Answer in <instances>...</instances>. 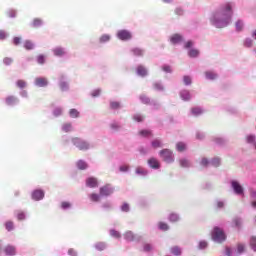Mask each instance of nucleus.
Segmentation results:
<instances>
[{"label":"nucleus","instance_id":"nucleus-23","mask_svg":"<svg viewBox=\"0 0 256 256\" xmlns=\"http://www.w3.org/2000/svg\"><path fill=\"white\" fill-rule=\"evenodd\" d=\"M35 45L33 44V42H31L30 40H26L24 42V48L27 50V51H31L32 49H34Z\"/></svg>","mask_w":256,"mask_h":256},{"label":"nucleus","instance_id":"nucleus-46","mask_svg":"<svg viewBox=\"0 0 256 256\" xmlns=\"http://www.w3.org/2000/svg\"><path fill=\"white\" fill-rule=\"evenodd\" d=\"M120 107H121V104L119 102H115V101L110 102L111 109H119Z\"/></svg>","mask_w":256,"mask_h":256},{"label":"nucleus","instance_id":"nucleus-13","mask_svg":"<svg viewBox=\"0 0 256 256\" xmlns=\"http://www.w3.org/2000/svg\"><path fill=\"white\" fill-rule=\"evenodd\" d=\"M136 73L137 75H139L140 77H147V68H145V66L143 65H139L136 68Z\"/></svg>","mask_w":256,"mask_h":256},{"label":"nucleus","instance_id":"nucleus-4","mask_svg":"<svg viewBox=\"0 0 256 256\" xmlns=\"http://www.w3.org/2000/svg\"><path fill=\"white\" fill-rule=\"evenodd\" d=\"M72 143L80 151H87V149H89V143L85 142V140H82L81 138H73Z\"/></svg>","mask_w":256,"mask_h":256},{"label":"nucleus","instance_id":"nucleus-38","mask_svg":"<svg viewBox=\"0 0 256 256\" xmlns=\"http://www.w3.org/2000/svg\"><path fill=\"white\" fill-rule=\"evenodd\" d=\"M250 247L253 251H256V237L252 236L250 239Z\"/></svg>","mask_w":256,"mask_h":256},{"label":"nucleus","instance_id":"nucleus-55","mask_svg":"<svg viewBox=\"0 0 256 256\" xmlns=\"http://www.w3.org/2000/svg\"><path fill=\"white\" fill-rule=\"evenodd\" d=\"M246 140H247V143H255V136L254 135L247 136Z\"/></svg>","mask_w":256,"mask_h":256},{"label":"nucleus","instance_id":"nucleus-48","mask_svg":"<svg viewBox=\"0 0 256 256\" xmlns=\"http://www.w3.org/2000/svg\"><path fill=\"white\" fill-rule=\"evenodd\" d=\"M244 47H253V40L250 39V38H247V39L244 41Z\"/></svg>","mask_w":256,"mask_h":256},{"label":"nucleus","instance_id":"nucleus-33","mask_svg":"<svg viewBox=\"0 0 256 256\" xmlns=\"http://www.w3.org/2000/svg\"><path fill=\"white\" fill-rule=\"evenodd\" d=\"M158 227L161 231H169V225L164 222H159Z\"/></svg>","mask_w":256,"mask_h":256},{"label":"nucleus","instance_id":"nucleus-10","mask_svg":"<svg viewBox=\"0 0 256 256\" xmlns=\"http://www.w3.org/2000/svg\"><path fill=\"white\" fill-rule=\"evenodd\" d=\"M4 253H5V255L13 256V255H15L17 253V250L15 249V246L7 245L4 248Z\"/></svg>","mask_w":256,"mask_h":256},{"label":"nucleus","instance_id":"nucleus-2","mask_svg":"<svg viewBox=\"0 0 256 256\" xmlns=\"http://www.w3.org/2000/svg\"><path fill=\"white\" fill-rule=\"evenodd\" d=\"M211 235H212L213 241H215L216 243H223V241L227 239L225 232L223 231V229L219 227H214Z\"/></svg>","mask_w":256,"mask_h":256},{"label":"nucleus","instance_id":"nucleus-57","mask_svg":"<svg viewBox=\"0 0 256 256\" xmlns=\"http://www.w3.org/2000/svg\"><path fill=\"white\" fill-rule=\"evenodd\" d=\"M13 44L14 45H21V37H14Z\"/></svg>","mask_w":256,"mask_h":256},{"label":"nucleus","instance_id":"nucleus-17","mask_svg":"<svg viewBox=\"0 0 256 256\" xmlns=\"http://www.w3.org/2000/svg\"><path fill=\"white\" fill-rule=\"evenodd\" d=\"M124 239H126V241H135L136 237H135V234H133L131 231H127L125 234H124Z\"/></svg>","mask_w":256,"mask_h":256},{"label":"nucleus","instance_id":"nucleus-36","mask_svg":"<svg viewBox=\"0 0 256 256\" xmlns=\"http://www.w3.org/2000/svg\"><path fill=\"white\" fill-rule=\"evenodd\" d=\"M139 135H141V137H151V135L153 134L149 130H141L139 132Z\"/></svg>","mask_w":256,"mask_h":256},{"label":"nucleus","instance_id":"nucleus-53","mask_svg":"<svg viewBox=\"0 0 256 256\" xmlns=\"http://www.w3.org/2000/svg\"><path fill=\"white\" fill-rule=\"evenodd\" d=\"M154 89L156 91H163V85L161 83H154Z\"/></svg>","mask_w":256,"mask_h":256},{"label":"nucleus","instance_id":"nucleus-51","mask_svg":"<svg viewBox=\"0 0 256 256\" xmlns=\"http://www.w3.org/2000/svg\"><path fill=\"white\" fill-rule=\"evenodd\" d=\"M62 113H63V109H61V108H55L54 109L55 117H59L60 115H62Z\"/></svg>","mask_w":256,"mask_h":256},{"label":"nucleus","instance_id":"nucleus-30","mask_svg":"<svg viewBox=\"0 0 256 256\" xmlns=\"http://www.w3.org/2000/svg\"><path fill=\"white\" fill-rule=\"evenodd\" d=\"M16 85L19 89H25L27 82L25 80H17Z\"/></svg>","mask_w":256,"mask_h":256},{"label":"nucleus","instance_id":"nucleus-58","mask_svg":"<svg viewBox=\"0 0 256 256\" xmlns=\"http://www.w3.org/2000/svg\"><path fill=\"white\" fill-rule=\"evenodd\" d=\"M61 207H62V209H69V207H71V203H69V202H62L61 203Z\"/></svg>","mask_w":256,"mask_h":256},{"label":"nucleus","instance_id":"nucleus-47","mask_svg":"<svg viewBox=\"0 0 256 256\" xmlns=\"http://www.w3.org/2000/svg\"><path fill=\"white\" fill-rule=\"evenodd\" d=\"M133 119H134V121H137V123H141V121H143L145 119V117H143L140 114H136V115H134Z\"/></svg>","mask_w":256,"mask_h":256},{"label":"nucleus","instance_id":"nucleus-61","mask_svg":"<svg viewBox=\"0 0 256 256\" xmlns=\"http://www.w3.org/2000/svg\"><path fill=\"white\" fill-rule=\"evenodd\" d=\"M162 70L165 71V73H171V66L165 65L162 67Z\"/></svg>","mask_w":256,"mask_h":256},{"label":"nucleus","instance_id":"nucleus-29","mask_svg":"<svg viewBox=\"0 0 256 256\" xmlns=\"http://www.w3.org/2000/svg\"><path fill=\"white\" fill-rule=\"evenodd\" d=\"M41 25H43V20L39 19V18H35L32 22V27H41Z\"/></svg>","mask_w":256,"mask_h":256},{"label":"nucleus","instance_id":"nucleus-52","mask_svg":"<svg viewBox=\"0 0 256 256\" xmlns=\"http://www.w3.org/2000/svg\"><path fill=\"white\" fill-rule=\"evenodd\" d=\"M183 81H184L185 85H191V83H192L191 77H189V76H184Z\"/></svg>","mask_w":256,"mask_h":256},{"label":"nucleus","instance_id":"nucleus-50","mask_svg":"<svg viewBox=\"0 0 256 256\" xmlns=\"http://www.w3.org/2000/svg\"><path fill=\"white\" fill-rule=\"evenodd\" d=\"M211 164L214 166V167H219V165H221V159L219 158H214L211 162Z\"/></svg>","mask_w":256,"mask_h":256},{"label":"nucleus","instance_id":"nucleus-16","mask_svg":"<svg viewBox=\"0 0 256 256\" xmlns=\"http://www.w3.org/2000/svg\"><path fill=\"white\" fill-rule=\"evenodd\" d=\"M53 53L56 57H63V55L65 54V49L57 47L53 50Z\"/></svg>","mask_w":256,"mask_h":256},{"label":"nucleus","instance_id":"nucleus-3","mask_svg":"<svg viewBox=\"0 0 256 256\" xmlns=\"http://www.w3.org/2000/svg\"><path fill=\"white\" fill-rule=\"evenodd\" d=\"M160 157L166 163H173L175 159L173 158V152L169 149H163L159 152Z\"/></svg>","mask_w":256,"mask_h":256},{"label":"nucleus","instance_id":"nucleus-15","mask_svg":"<svg viewBox=\"0 0 256 256\" xmlns=\"http://www.w3.org/2000/svg\"><path fill=\"white\" fill-rule=\"evenodd\" d=\"M180 97L183 101H189L191 99V94L187 90H183L180 92Z\"/></svg>","mask_w":256,"mask_h":256},{"label":"nucleus","instance_id":"nucleus-27","mask_svg":"<svg viewBox=\"0 0 256 256\" xmlns=\"http://www.w3.org/2000/svg\"><path fill=\"white\" fill-rule=\"evenodd\" d=\"M176 148H177V151L182 153V151H185V149H187V145H185V143H183V142H178L176 144Z\"/></svg>","mask_w":256,"mask_h":256},{"label":"nucleus","instance_id":"nucleus-41","mask_svg":"<svg viewBox=\"0 0 256 256\" xmlns=\"http://www.w3.org/2000/svg\"><path fill=\"white\" fill-rule=\"evenodd\" d=\"M110 235L116 239H121V233L117 230H110Z\"/></svg>","mask_w":256,"mask_h":256},{"label":"nucleus","instance_id":"nucleus-21","mask_svg":"<svg viewBox=\"0 0 256 256\" xmlns=\"http://www.w3.org/2000/svg\"><path fill=\"white\" fill-rule=\"evenodd\" d=\"M62 131H64V133H69V132L73 131V125L71 123L63 124Z\"/></svg>","mask_w":256,"mask_h":256},{"label":"nucleus","instance_id":"nucleus-22","mask_svg":"<svg viewBox=\"0 0 256 256\" xmlns=\"http://www.w3.org/2000/svg\"><path fill=\"white\" fill-rule=\"evenodd\" d=\"M89 198L93 203H99V201H101V196H99L97 193L90 194Z\"/></svg>","mask_w":256,"mask_h":256},{"label":"nucleus","instance_id":"nucleus-56","mask_svg":"<svg viewBox=\"0 0 256 256\" xmlns=\"http://www.w3.org/2000/svg\"><path fill=\"white\" fill-rule=\"evenodd\" d=\"M237 251H238V253H243V251H245V245L238 244Z\"/></svg>","mask_w":256,"mask_h":256},{"label":"nucleus","instance_id":"nucleus-54","mask_svg":"<svg viewBox=\"0 0 256 256\" xmlns=\"http://www.w3.org/2000/svg\"><path fill=\"white\" fill-rule=\"evenodd\" d=\"M200 165H202V167H207V165H209V160L207 158H202Z\"/></svg>","mask_w":256,"mask_h":256},{"label":"nucleus","instance_id":"nucleus-8","mask_svg":"<svg viewBox=\"0 0 256 256\" xmlns=\"http://www.w3.org/2000/svg\"><path fill=\"white\" fill-rule=\"evenodd\" d=\"M148 165H149V167H151V169H159L161 167L159 160H157V158H153V157L148 159Z\"/></svg>","mask_w":256,"mask_h":256},{"label":"nucleus","instance_id":"nucleus-18","mask_svg":"<svg viewBox=\"0 0 256 256\" xmlns=\"http://www.w3.org/2000/svg\"><path fill=\"white\" fill-rule=\"evenodd\" d=\"M151 146L153 147V149H159L163 147V142H161V140L159 139H155L151 142Z\"/></svg>","mask_w":256,"mask_h":256},{"label":"nucleus","instance_id":"nucleus-49","mask_svg":"<svg viewBox=\"0 0 256 256\" xmlns=\"http://www.w3.org/2000/svg\"><path fill=\"white\" fill-rule=\"evenodd\" d=\"M136 173H137V175H147V171H145V169H143L141 167L136 168Z\"/></svg>","mask_w":256,"mask_h":256},{"label":"nucleus","instance_id":"nucleus-60","mask_svg":"<svg viewBox=\"0 0 256 256\" xmlns=\"http://www.w3.org/2000/svg\"><path fill=\"white\" fill-rule=\"evenodd\" d=\"M68 255H70V256H77V251H75V249H73V248H70L68 250Z\"/></svg>","mask_w":256,"mask_h":256},{"label":"nucleus","instance_id":"nucleus-34","mask_svg":"<svg viewBox=\"0 0 256 256\" xmlns=\"http://www.w3.org/2000/svg\"><path fill=\"white\" fill-rule=\"evenodd\" d=\"M169 221H171V223H177V221H179V215L175 213L170 214Z\"/></svg>","mask_w":256,"mask_h":256},{"label":"nucleus","instance_id":"nucleus-42","mask_svg":"<svg viewBox=\"0 0 256 256\" xmlns=\"http://www.w3.org/2000/svg\"><path fill=\"white\" fill-rule=\"evenodd\" d=\"M5 227H6L7 231H13V229H14L13 221H7L5 223Z\"/></svg>","mask_w":256,"mask_h":256},{"label":"nucleus","instance_id":"nucleus-44","mask_svg":"<svg viewBox=\"0 0 256 256\" xmlns=\"http://www.w3.org/2000/svg\"><path fill=\"white\" fill-rule=\"evenodd\" d=\"M143 251H145L146 253H149L150 251H153V246L149 243H146L143 246Z\"/></svg>","mask_w":256,"mask_h":256},{"label":"nucleus","instance_id":"nucleus-5","mask_svg":"<svg viewBox=\"0 0 256 256\" xmlns=\"http://www.w3.org/2000/svg\"><path fill=\"white\" fill-rule=\"evenodd\" d=\"M117 37L121 41H129V39H131L133 35H131V32H129L128 30H120L117 33Z\"/></svg>","mask_w":256,"mask_h":256},{"label":"nucleus","instance_id":"nucleus-64","mask_svg":"<svg viewBox=\"0 0 256 256\" xmlns=\"http://www.w3.org/2000/svg\"><path fill=\"white\" fill-rule=\"evenodd\" d=\"M206 247H207V242L201 241V242L199 243V248H200V249H206Z\"/></svg>","mask_w":256,"mask_h":256},{"label":"nucleus","instance_id":"nucleus-37","mask_svg":"<svg viewBox=\"0 0 256 256\" xmlns=\"http://www.w3.org/2000/svg\"><path fill=\"white\" fill-rule=\"evenodd\" d=\"M111 40V36L104 34L100 37V43H107Z\"/></svg>","mask_w":256,"mask_h":256},{"label":"nucleus","instance_id":"nucleus-40","mask_svg":"<svg viewBox=\"0 0 256 256\" xmlns=\"http://www.w3.org/2000/svg\"><path fill=\"white\" fill-rule=\"evenodd\" d=\"M189 57H198L199 56V50L197 49H191L188 52Z\"/></svg>","mask_w":256,"mask_h":256},{"label":"nucleus","instance_id":"nucleus-11","mask_svg":"<svg viewBox=\"0 0 256 256\" xmlns=\"http://www.w3.org/2000/svg\"><path fill=\"white\" fill-rule=\"evenodd\" d=\"M232 187H233L235 193H237V195H241L243 193V186H241V184H239V182L233 181Z\"/></svg>","mask_w":256,"mask_h":256},{"label":"nucleus","instance_id":"nucleus-28","mask_svg":"<svg viewBox=\"0 0 256 256\" xmlns=\"http://www.w3.org/2000/svg\"><path fill=\"white\" fill-rule=\"evenodd\" d=\"M77 167H78V169L83 171V170L87 169L88 165L85 163V161L79 160L77 162Z\"/></svg>","mask_w":256,"mask_h":256},{"label":"nucleus","instance_id":"nucleus-1","mask_svg":"<svg viewBox=\"0 0 256 256\" xmlns=\"http://www.w3.org/2000/svg\"><path fill=\"white\" fill-rule=\"evenodd\" d=\"M232 15L233 9L231 7V3H227L224 7L212 14L210 22L214 27H217V29H223V27H227L229 25Z\"/></svg>","mask_w":256,"mask_h":256},{"label":"nucleus","instance_id":"nucleus-24","mask_svg":"<svg viewBox=\"0 0 256 256\" xmlns=\"http://www.w3.org/2000/svg\"><path fill=\"white\" fill-rule=\"evenodd\" d=\"M179 163H180V167H183V168L191 167V162H189V160L187 159H180Z\"/></svg>","mask_w":256,"mask_h":256},{"label":"nucleus","instance_id":"nucleus-45","mask_svg":"<svg viewBox=\"0 0 256 256\" xmlns=\"http://www.w3.org/2000/svg\"><path fill=\"white\" fill-rule=\"evenodd\" d=\"M171 253H173V255H181V249L177 246H174L171 248Z\"/></svg>","mask_w":256,"mask_h":256},{"label":"nucleus","instance_id":"nucleus-20","mask_svg":"<svg viewBox=\"0 0 256 256\" xmlns=\"http://www.w3.org/2000/svg\"><path fill=\"white\" fill-rule=\"evenodd\" d=\"M191 113L195 117H199V115H203V109H201L199 107H194V108L191 109Z\"/></svg>","mask_w":256,"mask_h":256},{"label":"nucleus","instance_id":"nucleus-26","mask_svg":"<svg viewBox=\"0 0 256 256\" xmlns=\"http://www.w3.org/2000/svg\"><path fill=\"white\" fill-rule=\"evenodd\" d=\"M15 103H17V99L15 98V96H8L6 98L7 105H15Z\"/></svg>","mask_w":256,"mask_h":256},{"label":"nucleus","instance_id":"nucleus-62","mask_svg":"<svg viewBox=\"0 0 256 256\" xmlns=\"http://www.w3.org/2000/svg\"><path fill=\"white\" fill-rule=\"evenodd\" d=\"M122 211H124L125 213H127V211H129V204H127V203H124L123 205H122Z\"/></svg>","mask_w":256,"mask_h":256},{"label":"nucleus","instance_id":"nucleus-25","mask_svg":"<svg viewBox=\"0 0 256 256\" xmlns=\"http://www.w3.org/2000/svg\"><path fill=\"white\" fill-rule=\"evenodd\" d=\"M140 101H142L144 105H149V103H151V99L145 94L140 95Z\"/></svg>","mask_w":256,"mask_h":256},{"label":"nucleus","instance_id":"nucleus-39","mask_svg":"<svg viewBox=\"0 0 256 256\" xmlns=\"http://www.w3.org/2000/svg\"><path fill=\"white\" fill-rule=\"evenodd\" d=\"M235 26H236V31H243V27H244L243 21L238 20Z\"/></svg>","mask_w":256,"mask_h":256},{"label":"nucleus","instance_id":"nucleus-9","mask_svg":"<svg viewBox=\"0 0 256 256\" xmlns=\"http://www.w3.org/2000/svg\"><path fill=\"white\" fill-rule=\"evenodd\" d=\"M44 197L45 193L42 190H35L32 193V199H34V201H41Z\"/></svg>","mask_w":256,"mask_h":256},{"label":"nucleus","instance_id":"nucleus-63","mask_svg":"<svg viewBox=\"0 0 256 256\" xmlns=\"http://www.w3.org/2000/svg\"><path fill=\"white\" fill-rule=\"evenodd\" d=\"M96 248L98 249V251H103V249H105V244L99 243L96 245Z\"/></svg>","mask_w":256,"mask_h":256},{"label":"nucleus","instance_id":"nucleus-14","mask_svg":"<svg viewBox=\"0 0 256 256\" xmlns=\"http://www.w3.org/2000/svg\"><path fill=\"white\" fill-rule=\"evenodd\" d=\"M170 41L171 43H173V45H177V43H181L183 41V36L179 34H174L171 36Z\"/></svg>","mask_w":256,"mask_h":256},{"label":"nucleus","instance_id":"nucleus-12","mask_svg":"<svg viewBox=\"0 0 256 256\" xmlns=\"http://www.w3.org/2000/svg\"><path fill=\"white\" fill-rule=\"evenodd\" d=\"M111 193H113V189L109 188V186H103L100 188V195L104 197H108Z\"/></svg>","mask_w":256,"mask_h":256},{"label":"nucleus","instance_id":"nucleus-6","mask_svg":"<svg viewBox=\"0 0 256 256\" xmlns=\"http://www.w3.org/2000/svg\"><path fill=\"white\" fill-rule=\"evenodd\" d=\"M36 87H47L49 85V80L45 77H38L35 79Z\"/></svg>","mask_w":256,"mask_h":256},{"label":"nucleus","instance_id":"nucleus-7","mask_svg":"<svg viewBox=\"0 0 256 256\" xmlns=\"http://www.w3.org/2000/svg\"><path fill=\"white\" fill-rule=\"evenodd\" d=\"M86 185L90 187V189H95V187H99V182L97 181V178L89 177L86 180Z\"/></svg>","mask_w":256,"mask_h":256},{"label":"nucleus","instance_id":"nucleus-35","mask_svg":"<svg viewBox=\"0 0 256 256\" xmlns=\"http://www.w3.org/2000/svg\"><path fill=\"white\" fill-rule=\"evenodd\" d=\"M16 217L18 219V221H25V212L23 211H18L17 214H16Z\"/></svg>","mask_w":256,"mask_h":256},{"label":"nucleus","instance_id":"nucleus-59","mask_svg":"<svg viewBox=\"0 0 256 256\" xmlns=\"http://www.w3.org/2000/svg\"><path fill=\"white\" fill-rule=\"evenodd\" d=\"M3 61L5 65H11V63H13V59L9 57L4 58Z\"/></svg>","mask_w":256,"mask_h":256},{"label":"nucleus","instance_id":"nucleus-31","mask_svg":"<svg viewBox=\"0 0 256 256\" xmlns=\"http://www.w3.org/2000/svg\"><path fill=\"white\" fill-rule=\"evenodd\" d=\"M132 53L136 57H143V50H141V48H134V49H132Z\"/></svg>","mask_w":256,"mask_h":256},{"label":"nucleus","instance_id":"nucleus-19","mask_svg":"<svg viewBox=\"0 0 256 256\" xmlns=\"http://www.w3.org/2000/svg\"><path fill=\"white\" fill-rule=\"evenodd\" d=\"M205 75L206 79H209L210 81H215V79H217V74L215 72L206 71Z\"/></svg>","mask_w":256,"mask_h":256},{"label":"nucleus","instance_id":"nucleus-32","mask_svg":"<svg viewBox=\"0 0 256 256\" xmlns=\"http://www.w3.org/2000/svg\"><path fill=\"white\" fill-rule=\"evenodd\" d=\"M69 115L72 119H77V117H79V112L77 109H70Z\"/></svg>","mask_w":256,"mask_h":256},{"label":"nucleus","instance_id":"nucleus-43","mask_svg":"<svg viewBox=\"0 0 256 256\" xmlns=\"http://www.w3.org/2000/svg\"><path fill=\"white\" fill-rule=\"evenodd\" d=\"M37 63H39V65H43L45 64V55L40 54L37 56Z\"/></svg>","mask_w":256,"mask_h":256}]
</instances>
